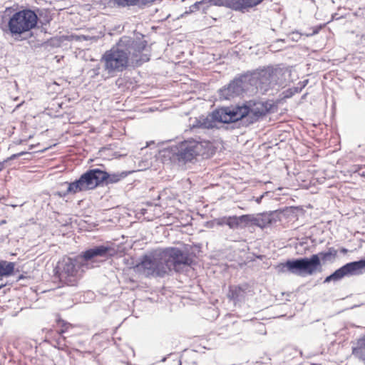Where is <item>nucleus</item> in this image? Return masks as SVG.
I'll return each instance as SVG.
<instances>
[{"label":"nucleus","mask_w":365,"mask_h":365,"mask_svg":"<svg viewBox=\"0 0 365 365\" xmlns=\"http://www.w3.org/2000/svg\"><path fill=\"white\" fill-rule=\"evenodd\" d=\"M110 247L106 246H98L86 250L81 255L78 256L80 260H91L98 257H106L108 255Z\"/></svg>","instance_id":"dca6fc26"},{"label":"nucleus","mask_w":365,"mask_h":365,"mask_svg":"<svg viewBox=\"0 0 365 365\" xmlns=\"http://www.w3.org/2000/svg\"><path fill=\"white\" fill-rule=\"evenodd\" d=\"M205 1H195V3L194 4H192L190 7V10L189 11H187L185 12V14H189V13H192V12H194L197 10H199L201 5L205 3Z\"/></svg>","instance_id":"5701e85b"},{"label":"nucleus","mask_w":365,"mask_h":365,"mask_svg":"<svg viewBox=\"0 0 365 365\" xmlns=\"http://www.w3.org/2000/svg\"><path fill=\"white\" fill-rule=\"evenodd\" d=\"M81 38H82L84 40H92V41H96L98 38L96 36H85V35H83Z\"/></svg>","instance_id":"cd10ccee"},{"label":"nucleus","mask_w":365,"mask_h":365,"mask_svg":"<svg viewBox=\"0 0 365 365\" xmlns=\"http://www.w3.org/2000/svg\"><path fill=\"white\" fill-rule=\"evenodd\" d=\"M359 175H360L361 176H365V173H364V172H363V173H359Z\"/></svg>","instance_id":"72a5a7b5"},{"label":"nucleus","mask_w":365,"mask_h":365,"mask_svg":"<svg viewBox=\"0 0 365 365\" xmlns=\"http://www.w3.org/2000/svg\"><path fill=\"white\" fill-rule=\"evenodd\" d=\"M251 87V92L260 89L267 91L272 85L280 82L283 76V70L280 68L267 67L246 74Z\"/></svg>","instance_id":"0eeeda50"},{"label":"nucleus","mask_w":365,"mask_h":365,"mask_svg":"<svg viewBox=\"0 0 365 365\" xmlns=\"http://www.w3.org/2000/svg\"><path fill=\"white\" fill-rule=\"evenodd\" d=\"M4 287V284H1V285H0V289H1L2 287Z\"/></svg>","instance_id":"f704fd0d"},{"label":"nucleus","mask_w":365,"mask_h":365,"mask_svg":"<svg viewBox=\"0 0 365 365\" xmlns=\"http://www.w3.org/2000/svg\"><path fill=\"white\" fill-rule=\"evenodd\" d=\"M365 272V259L346 264L327 277L324 282H336L346 276L359 275Z\"/></svg>","instance_id":"9b49d317"},{"label":"nucleus","mask_w":365,"mask_h":365,"mask_svg":"<svg viewBox=\"0 0 365 365\" xmlns=\"http://www.w3.org/2000/svg\"><path fill=\"white\" fill-rule=\"evenodd\" d=\"M317 255H319V260L322 259L324 262L333 261L337 255V250L334 247H329L327 252H319Z\"/></svg>","instance_id":"aec40b11"},{"label":"nucleus","mask_w":365,"mask_h":365,"mask_svg":"<svg viewBox=\"0 0 365 365\" xmlns=\"http://www.w3.org/2000/svg\"><path fill=\"white\" fill-rule=\"evenodd\" d=\"M242 220L244 226L256 225L264 228L272 223L274 218L272 213H258L255 215H243Z\"/></svg>","instance_id":"4468645a"},{"label":"nucleus","mask_w":365,"mask_h":365,"mask_svg":"<svg viewBox=\"0 0 365 365\" xmlns=\"http://www.w3.org/2000/svg\"><path fill=\"white\" fill-rule=\"evenodd\" d=\"M15 264L6 261L0 262V277L11 275L14 269Z\"/></svg>","instance_id":"6ab92c4d"},{"label":"nucleus","mask_w":365,"mask_h":365,"mask_svg":"<svg viewBox=\"0 0 365 365\" xmlns=\"http://www.w3.org/2000/svg\"><path fill=\"white\" fill-rule=\"evenodd\" d=\"M128 172H120L109 174L100 169H92L84 174L81 178L73 182H64L67 186L64 192H58L60 197H65L69 193L76 194L78 192L92 190L99 185L101 183L106 181L108 183H116L128 176Z\"/></svg>","instance_id":"f03ea898"},{"label":"nucleus","mask_w":365,"mask_h":365,"mask_svg":"<svg viewBox=\"0 0 365 365\" xmlns=\"http://www.w3.org/2000/svg\"><path fill=\"white\" fill-rule=\"evenodd\" d=\"M272 105L267 102L247 101L242 106H230L233 122L247 118L249 124L257 121L270 110Z\"/></svg>","instance_id":"423d86ee"},{"label":"nucleus","mask_w":365,"mask_h":365,"mask_svg":"<svg viewBox=\"0 0 365 365\" xmlns=\"http://www.w3.org/2000/svg\"><path fill=\"white\" fill-rule=\"evenodd\" d=\"M215 6H225L236 11L242 12L248 11L250 8H252L261 1H210Z\"/></svg>","instance_id":"2eb2a0df"},{"label":"nucleus","mask_w":365,"mask_h":365,"mask_svg":"<svg viewBox=\"0 0 365 365\" xmlns=\"http://www.w3.org/2000/svg\"><path fill=\"white\" fill-rule=\"evenodd\" d=\"M147 42L144 40L135 41L128 36H123L110 49L101 56V63L104 71L114 76L123 71L129 66H138L149 61V55L143 53Z\"/></svg>","instance_id":"f257e3e1"},{"label":"nucleus","mask_w":365,"mask_h":365,"mask_svg":"<svg viewBox=\"0 0 365 365\" xmlns=\"http://www.w3.org/2000/svg\"><path fill=\"white\" fill-rule=\"evenodd\" d=\"M133 269L135 272L147 277H162L168 273L163 250H157L144 255Z\"/></svg>","instance_id":"39448f33"},{"label":"nucleus","mask_w":365,"mask_h":365,"mask_svg":"<svg viewBox=\"0 0 365 365\" xmlns=\"http://www.w3.org/2000/svg\"><path fill=\"white\" fill-rule=\"evenodd\" d=\"M267 194V192H265L264 194L262 195L259 197H257L255 198V201L257 203L259 204L262 201V199L264 197V195Z\"/></svg>","instance_id":"c756f323"},{"label":"nucleus","mask_w":365,"mask_h":365,"mask_svg":"<svg viewBox=\"0 0 365 365\" xmlns=\"http://www.w3.org/2000/svg\"><path fill=\"white\" fill-rule=\"evenodd\" d=\"M321 28V26L318 29H315L313 32L310 34V35H313V34H317L318 31H319V29ZM309 34H307V36H309Z\"/></svg>","instance_id":"7c9ffc66"},{"label":"nucleus","mask_w":365,"mask_h":365,"mask_svg":"<svg viewBox=\"0 0 365 365\" xmlns=\"http://www.w3.org/2000/svg\"><path fill=\"white\" fill-rule=\"evenodd\" d=\"M227 219V217H224L222 218H220L218 220L217 224L218 225H226V220Z\"/></svg>","instance_id":"c85d7f7f"},{"label":"nucleus","mask_w":365,"mask_h":365,"mask_svg":"<svg viewBox=\"0 0 365 365\" xmlns=\"http://www.w3.org/2000/svg\"><path fill=\"white\" fill-rule=\"evenodd\" d=\"M149 1H109V3H113V6L115 7H125V6H131L136 5H146Z\"/></svg>","instance_id":"4be33fe9"},{"label":"nucleus","mask_w":365,"mask_h":365,"mask_svg":"<svg viewBox=\"0 0 365 365\" xmlns=\"http://www.w3.org/2000/svg\"><path fill=\"white\" fill-rule=\"evenodd\" d=\"M279 273H291L299 276L313 275L321 272L322 264L319 255H312L309 258L303 257L296 259H289L276 266Z\"/></svg>","instance_id":"20e7f679"},{"label":"nucleus","mask_w":365,"mask_h":365,"mask_svg":"<svg viewBox=\"0 0 365 365\" xmlns=\"http://www.w3.org/2000/svg\"><path fill=\"white\" fill-rule=\"evenodd\" d=\"M168 272L173 269L178 271L181 265H188L191 259L182 250L176 247L163 250Z\"/></svg>","instance_id":"ddd939ff"},{"label":"nucleus","mask_w":365,"mask_h":365,"mask_svg":"<svg viewBox=\"0 0 365 365\" xmlns=\"http://www.w3.org/2000/svg\"><path fill=\"white\" fill-rule=\"evenodd\" d=\"M25 153H24V152H21V153H19L13 154L9 158H8L7 160H6L4 162H6V161L10 160H14V159H16V158L23 155Z\"/></svg>","instance_id":"a878e982"},{"label":"nucleus","mask_w":365,"mask_h":365,"mask_svg":"<svg viewBox=\"0 0 365 365\" xmlns=\"http://www.w3.org/2000/svg\"><path fill=\"white\" fill-rule=\"evenodd\" d=\"M4 162H3V163H0V171H1V170H3V168H4Z\"/></svg>","instance_id":"473e14b6"},{"label":"nucleus","mask_w":365,"mask_h":365,"mask_svg":"<svg viewBox=\"0 0 365 365\" xmlns=\"http://www.w3.org/2000/svg\"><path fill=\"white\" fill-rule=\"evenodd\" d=\"M352 354L365 361V334L359 338L352 346Z\"/></svg>","instance_id":"f3484780"},{"label":"nucleus","mask_w":365,"mask_h":365,"mask_svg":"<svg viewBox=\"0 0 365 365\" xmlns=\"http://www.w3.org/2000/svg\"><path fill=\"white\" fill-rule=\"evenodd\" d=\"M242 215H241L240 217H237V216L227 217V219L226 220V225L230 229H237L240 226V225L243 224V220H242Z\"/></svg>","instance_id":"412c9836"},{"label":"nucleus","mask_w":365,"mask_h":365,"mask_svg":"<svg viewBox=\"0 0 365 365\" xmlns=\"http://www.w3.org/2000/svg\"><path fill=\"white\" fill-rule=\"evenodd\" d=\"M38 17L30 9H24L14 13L8 21L9 31L15 38L28 32L36 27Z\"/></svg>","instance_id":"6e6552de"},{"label":"nucleus","mask_w":365,"mask_h":365,"mask_svg":"<svg viewBox=\"0 0 365 365\" xmlns=\"http://www.w3.org/2000/svg\"><path fill=\"white\" fill-rule=\"evenodd\" d=\"M340 251L343 254H346L348 252V250L346 248H341Z\"/></svg>","instance_id":"2f4dec72"},{"label":"nucleus","mask_w":365,"mask_h":365,"mask_svg":"<svg viewBox=\"0 0 365 365\" xmlns=\"http://www.w3.org/2000/svg\"><path fill=\"white\" fill-rule=\"evenodd\" d=\"M289 38L295 41H297L300 38V34L298 32H292L289 35Z\"/></svg>","instance_id":"393cba45"},{"label":"nucleus","mask_w":365,"mask_h":365,"mask_svg":"<svg viewBox=\"0 0 365 365\" xmlns=\"http://www.w3.org/2000/svg\"><path fill=\"white\" fill-rule=\"evenodd\" d=\"M212 150L210 142L200 137L190 138L175 146L173 154L180 163L191 162L197 156L207 157Z\"/></svg>","instance_id":"7ed1b4c3"},{"label":"nucleus","mask_w":365,"mask_h":365,"mask_svg":"<svg viewBox=\"0 0 365 365\" xmlns=\"http://www.w3.org/2000/svg\"><path fill=\"white\" fill-rule=\"evenodd\" d=\"M165 361V358L162 359V361Z\"/></svg>","instance_id":"c9c22d12"},{"label":"nucleus","mask_w":365,"mask_h":365,"mask_svg":"<svg viewBox=\"0 0 365 365\" xmlns=\"http://www.w3.org/2000/svg\"><path fill=\"white\" fill-rule=\"evenodd\" d=\"M307 83H308V80L306 79V80H304L303 81H300L298 83L297 86H299L301 88V90H302L307 86Z\"/></svg>","instance_id":"bb28decb"},{"label":"nucleus","mask_w":365,"mask_h":365,"mask_svg":"<svg viewBox=\"0 0 365 365\" xmlns=\"http://www.w3.org/2000/svg\"><path fill=\"white\" fill-rule=\"evenodd\" d=\"M301 91L299 86L291 88L287 91L286 97H291L294 94L301 92Z\"/></svg>","instance_id":"b1692460"},{"label":"nucleus","mask_w":365,"mask_h":365,"mask_svg":"<svg viewBox=\"0 0 365 365\" xmlns=\"http://www.w3.org/2000/svg\"><path fill=\"white\" fill-rule=\"evenodd\" d=\"M80 257H63L58 262L56 274L59 280L68 286H74L79 279Z\"/></svg>","instance_id":"1a4fd4ad"},{"label":"nucleus","mask_w":365,"mask_h":365,"mask_svg":"<svg viewBox=\"0 0 365 365\" xmlns=\"http://www.w3.org/2000/svg\"><path fill=\"white\" fill-rule=\"evenodd\" d=\"M247 75L232 81L227 87L220 90L222 99L230 100L246 92H251Z\"/></svg>","instance_id":"f8f14e48"},{"label":"nucleus","mask_w":365,"mask_h":365,"mask_svg":"<svg viewBox=\"0 0 365 365\" xmlns=\"http://www.w3.org/2000/svg\"><path fill=\"white\" fill-rule=\"evenodd\" d=\"M246 289L241 286H230L227 297L234 302L242 300L245 296Z\"/></svg>","instance_id":"a211bd4d"},{"label":"nucleus","mask_w":365,"mask_h":365,"mask_svg":"<svg viewBox=\"0 0 365 365\" xmlns=\"http://www.w3.org/2000/svg\"><path fill=\"white\" fill-rule=\"evenodd\" d=\"M232 122L230 106L222 107L207 115H201L196 118L193 127L209 129L216 127L217 123H230Z\"/></svg>","instance_id":"9d476101"}]
</instances>
